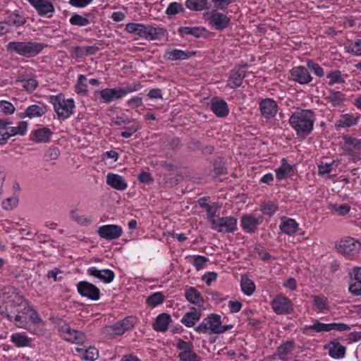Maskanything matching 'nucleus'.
<instances>
[{
    "mask_svg": "<svg viewBox=\"0 0 361 361\" xmlns=\"http://www.w3.org/2000/svg\"><path fill=\"white\" fill-rule=\"evenodd\" d=\"M208 262L209 259L203 255H195L192 264L197 271H200L205 267Z\"/></svg>",
    "mask_w": 361,
    "mask_h": 361,
    "instance_id": "864d4df0",
    "label": "nucleus"
},
{
    "mask_svg": "<svg viewBox=\"0 0 361 361\" xmlns=\"http://www.w3.org/2000/svg\"><path fill=\"white\" fill-rule=\"evenodd\" d=\"M185 5L187 8L193 11H202L209 8L207 0H187Z\"/></svg>",
    "mask_w": 361,
    "mask_h": 361,
    "instance_id": "473e14b6",
    "label": "nucleus"
},
{
    "mask_svg": "<svg viewBox=\"0 0 361 361\" xmlns=\"http://www.w3.org/2000/svg\"><path fill=\"white\" fill-rule=\"evenodd\" d=\"M44 47L42 43L33 42H11L7 44L6 50L30 58L38 54Z\"/></svg>",
    "mask_w": 361,
    "mask_h": 361,
    "instance_id": "f03ea898",
    "label": "nucleus"
},
{
    "mask_svg": "<svg viewBox=\"0 0 361 361\" xmlns=\"http://www.w3.org/2000/svg\"><path fill=\"white\" fill-rule=\"evenodd\" d=\"M191 311L186 312L181 319L180 322L186 327H192L195 326L202 316L200 310H197L196 307H192L190 308Z\"/></svg>",
    "mask_w": 361,
    "mask_h": 361,
    "instance_id": "5701e85b",
    "label": "nucleus"
},
{
    "mask_svg": "<svg viewBox=\"0 0 361 361\" xmlns=\"http://www.w3.org/2000/svg\"><path fill=\"white\" fill-rule=\"evenodd\" d=\"M97 232L101 238L106 240H114L122 235L123 228L118 225L108 224L99 227Z\"/></svg>",
    "mask_w": 361,
    "mask_h": 361,
    "instance_id": "f8f14e48",
    "label": "nucleus"
},
{
    "mask_svg": "<svg viewBox=\"0 0 361 361\" xmlns=\"http://www.w3.org/2000/svg\"><path fill=\"white\" fill-rule=\"evenodd\" d=\"M27 123L25 121H20L16 127L8 126L9 137L15 136L17 135H24L27 132Z\"/></svg>",
    "mask_w": 361,
    "mask_h": 361,
    "instance_id": "37998d69",
    "label": "nucleus"
},
{
    "mask_svg": "<svg viewBox=\"0 0 361 361\" xmlns=\"http://www.w3.org/2000/svg\"><path fill=\"white\" fill-rule=\"evenodd\" d=\"M313 305L316 310L319 312H324V311L329 310L328 298L321 294L313 295Z\"/></svg>",
    "mask_w": 361,
    "mask_h": 361,
    "instance_id": "7c9ffc66",
    "label": "nucleus"
},
{
    "mask_svg": "<svg viewBox=\"0 0 361 361\" xmlns=\"http://www.w3.org/2000/svg\"><path fill=\"white\" fill-rule=\"evenodd\" d=\"M45 114V108L43 106H38L36 104L29 106L23 116L22 118L27 116L29 118L39 117Z\"/></svg>",
    "mask_w": 361,
    "mask_h": 361,
    "instance_id": "f704fd0d",
    "label": "nucleus"
},
{
    "mask_svg": "<svg viewBox=\"0 0 361 361\" xmlns=\"http://www.w3.org/2000/svg\"><path fill=\"white\" fill-rule=\"evenodd\" d=\"M15 317H13V322L19 328H23L28 329L31 332L34 334H37L36 329L32 331L30 328H27V322L26 321V318H24L23 316L20 315L19 313H13Z\"/></svg>",
    "mask_w": 361,
    "mask_h": 361,
    "instance_id": "09e8293b",
    "label": "nucleus"
},
{
    "mask_svg": "<svg viewBox=\"0 0 361 361\" xmlns=\"http://www.w3.org/2000/svg\"><path fill=\"white\" fill-rule=\"evenodd\" d=\"M350 278L348 291L353 296H361V267H354L349 271Z\"/></svg>",
    "mask_w": 361,
    "mask_h": 361,
    "instance_id": "ddd939ff",
    "label": "nucleus"
},
{
    "mask_svg": "<svg viewBox=\"0 0 361 361\" xmlns=\"http://www.w3.org/2000/svg\"><path fill=\"white\" fill-rule=\"evenodd\" d=\"M271 306L276 314H288L293 312L291 300L282 295H276L271 302Z\"/></svg>",
    "mask_w": 361,
    "mask_h": 361,
    "instance_id": "9d476101",
    "label": "nucleus"
},
{
    "mask_svg": "<svg viewBox=\"0 0 361 361\" xmlns=\"http://www.w3.org/2000/svg\"><path fill=\"white\" fill-rule=\"evenodd\" d=\"M277 210V204L271 201L264 202L260 204V211L264 215L272 216Z\"/></svg>",
    "mask_w": 361,
    "mask_h": 361,
    "instance_id": "a18cd8bd",
    "label": "nucleus"
},
{
    "mask_svg": "<svg viewBox=\"0 0 361 361\" xmlns=\"http://www.w3.org/2000/svg\"><path fill=\"white\" fill-rule=\"evenodd\" d=\"M210 109L218 117H225L228 114V107L226 102L221 99H213Z\"/></svg>",
    "mask_w": 361,
    "mask_h": 361,
    "instance_id": "393cba45",
    "label": "nucleus"
},
{
    "mask_svg": "<svg viewBox=\"0 0 361 361\" xmlns=\"http://www.w3.org/2000/svg\"><path fill=\"white\" fill-rule=\"evenodd\" d=\"M57 320L59 322L58 331L64 340L75 344H82L86 341V336L82 331L71 329L61 319L57 318Z\"/></svg>",
    "mask_w": 361,
    "mask_h": 361,
    "instance_id": "20e7f679",
    "label": "nucleus"
},
{
    "mask_svg": "<svg viewBox=\"0 0 361 361\" xmlns=\"http://www.w3.org/2000/svg\"><path fill=\"white\" fill-rule=\"evenodd\" d=\"M314 123V113L311 110H298L289 118L290 126L295 130L297 135L301 137H305L310 134Z\"/></svg>",
    "mask_w": 361,
    "mask_h": 361,
    "instance_id": "f257e3e1",
    "label": "nucleus"
},
{
    "mask_svg": "<svg viewBox=\"0 0 361 361\" xmlns=\"http://www.w3.org/2000/svg\"><path fill=\"white\" fill-rule=\"evenodd\" d=\"M348 51L356 56H361V39H357L348 47Z\"/></svg>",
    "mask_w": 361,
    "mask_h": 361,
    "instance_id": "052dcab7",
    "label": "nucleus"
},
{
    "mask_svg": "<svg viewBox=\"0 0 361 361\" xmlns=\"http://www.w3.org/2000/svg\"><path fill=\"white\" fill-rule=\"evenodd\" d=\"M221 317L219 314L212 313L204 318L202 322L195 328V331L199 334H217L220 324H221Z\"/></svg>",
    "mask_w": 361,
    "mask_h": 361,
    "instance_id": "39448f33",
    "label": "nucleus"
},
{
    "mask_svg": "<svg viewBox=\"0 0 361 361\" xmlns=\"http://www.w3.org/2000/svg\"><path fill=\"white\" fill-rule=\"evenodd\" d=\"M358 117L353 118L349 114L343 115L341 118L339 120V126L342 127H350L355 125L357 122Z\"/></svg>",
    "mask_w": 361,
    "mask_h": 361,
    "instance_id": "603ef678",
    "label": "nucleus"
},
{
    "mask_svg": "<svg viewBox=\"0 0 361 361\" xmlns=\"http://www.w3.org/2000/svg\"><path fill=\"white\" fill-rule=\"evenodd\" d=\"M52 132L48 128H41L33 131L31 140L37 143H46L50 140Z\"/></svg>",
    "mask_w": 361,
    "mask_h": 361,
    "instance_id": "bb28decb",
    "label": "nucleus"
},
{
    "mask_svg": "<svg viewBox=\"0 0 361 361\" xmlns=\"http://www.w3.org/2000/svg\"><path fill=\"white\" fill-rule=\"evenodd\" d=\"M13 313H19L22 314H27L32 310L33 307L30 306L28 300H25L23 296L19 295L13 291Z\"/></svg>",
    "mask_w": 361,
    "mask_h": 361,
    "instance_id": "dca6fc26",
    "label": "nucleus"
},
{
    "mask_svg": "<svg viewBox=\"0 0 361 361\" xmlns=\"http://www.w3.org/2000/svg\"><path fill=\"white\" fill-rule=\"evenodd\" d=\"M343 94L340 92H333L330 94L328 99L334 106H338L343 100Z\"/></svg>",
    "mask_w": 361,
    "mask_h": 361,
    "instance_id": "0e129e2a",
    "label": "nucleus"
},
{
    "mask_svg": "<svg viewBox=\"0 0 361 361\" xmlns=\"http://www.w3.org/2000/svg\"><path fill=\"white\" fill-rule=\"evenodd\" d=\"M126 30L130 33H135L147 39H155L157 38V31L155 27L145 26L142 24L128 23L126 25Z\"/></svg>",
    "mask_w": 361,
    "mask_h": 361,
    "instance_id": "9b49d317",
    "label": "nucleus"
},
{
    "mask_svg": "<svg viewBox=\"0 0 361 361\" xmlns=\"http://www.w3.org/2000/svg\"><path fill=\"white\" fill-rule=\"evenodd\" d=\"M176 347L180 350L178 354H183L185 353H188L189 351L194 349V345L190 341H185L181 338L178 339V342L176 345Z\"/></svg>",
    "mask_w": 361,
    "mask_h": 361,
    "instance_id": "de8ad7c7",
    "label": "nucleus"
},
{
    "mask_svg": "<svg viewBox=\"0 0 361 361\" xmlns=\"http://www.w3.org/2000/svg\"><path fill=\"white\" fill-rule=\"evenodd\" d=\"M209 22L216 30H222L228 26L230 18L222 13L213 11Z\"/></svg>",
    "mask_w": 361,
    "mask_h": 361,
    "instance_id": "f3484780",
    "label": "nucleus"
},
{
    "mask_svg": "<svg viewBox=\"0 0 361 361\" xmlns=\"http://www.w3.org/2000/svg\"><path fill=\"white\" fill-rule=\"evenodd\" d=\"M0 108L5 114H12L16 109L12 103L5 100L0 102Z\"/></svg>",
    "mask_w": 361,
    "mask_h": 361,
    "instance_id": "e2e57ef3",
    "label": "nucleus"
},
{
    "mask_svg": "<svg viewBox=\"0 0 361 361\" xmlns=\"http://www.w3.org/2000/svg\"><path fill=\"white\" fill-rule=\"evenodd\" d=\"M122 331L126 333L127 331L132 329L135 326V317H126L123 320L118 321Z\"/></svg>",
    "mask_w": 361,
    "mask_h": 361,
    "instance_id": "3c124183",
    "label": "nucleus"
},
{
    "mask_svg": "<svg viewBox=\"0 0 361 361\" xmlns=\"http://www.w3.org/2000/svg\"><path fill=\"white\" fill-rule=\"evenodd\" d=\"M77 290L82 297L92 301H97L101 297L99 288L92 283L86 281L78 283Z\"/></svg>",
    "mask_w": 361,
    "mask_h": 361,
    "instance_id": "6e6552de",
    "label": "nucleus"
},
{
    "mask_svg": "<svg viewBox=\"0 0 361 361\" xmlns=\"http://www.w3.org/2000/svg\"><path fill=\"white\" fill-rule=\"evenodd\" d=\"M86 80V77L84 75H79L78 82L75 86L77 93L85 94L87 92V85L85 83Z\"/></svg>",
    "mask_w": 361,
    "mask_h": 361,
    "instance_id": "bf43d9fd",
    "label": "nucleus"
},
{
    "mask_svg": "<svg viewBox=\"0 0 361 361\" xmlns=\"http://www.w3.org/2000/svg\"><path fill=\"white\" fill-rule=\"evenodd\" d=\"M141 87V85L140 83H133L130 85H127L123 87H121V91L122 92L123 97H125L127 94L137 91Z\"/></svg>",
    "mask_w": 361,
    "mask_h": 361,
    "instance_id": "338daca9",
    "label": "nucleus"
},
{
    "mask_svg": "<svg viewBox=\"0 0 361 361\" xmlns=\"http://www.w3.org/2000/svg\"><path fill=\"white\" fill-rule=\"evenodd\" d=\"M165 296L161 292H156L148 296L146 299V303L148 306L155 307L163 303Z\"/></svg>",
    "mask_w": 361,
    "mask_h": 361,
    "instance_id": "a19ab883",
    "label": "nucleus"
},
{
    "mask_svg": "<svg viewBox=\"0 0 361 361\" xmlns=\"http://www.w3.org/2000/svg\"><path fill=\"white\" fill-rule=\"evenodd\" d=\"M50 102L54 105V110L59 119L65 120L71 116L75 107L72 99H65L61 94L50 97Z\"/></svg>",
    "mask_w": 361,
    "mask_h": 361,
    "instance_id": "7ed1b4c3",
    "label": "nucleus"
},
{
    "mask_svg": "<svg viewBox=\"0 0 361 361\" xmlns=\"http://www.w3.org/2000/svg\"><path fill=\"white\" fill-rule=\"evenodd\" d=\"M37 11L39 16L52 14L54 6L49 0H27Z\"/></svg>",
    "mask_w": 361,
    "mask_h": 361,
    "instance_id": "6ab92c4d",
    "label": "nucleus"
},
{
    "mask_svg": "<svg viewBox=\"0 0 361 361\" xmlns=\"http://www.w3.org/2000/svg\"><path fill=\"white\" fill-rule=\"evenodd\" d=\"M11 341L18 348L29 345L30 338L20 333H15L11 336Z\"/></svg>",
    "mask_w": 361,
    "mask_h": 361,
    "instance_id": "c9c22d12",
    "label": "nucleus"
},
{
    "mask_svg": "<svg viewBox=\"0 0 361 361\" xmlns=\"http://www.w3.org/2000/svg\"><path fill=\"white\" fill-rule=\"evenodd\" d=\"M71 217L74 221L81 225H86L90 223V220L87 219L84 216L80 215V214L76 211L71 212Z\"/></svg>",
    "mask_w": 361,
    "mask_h": 361,
    "instance_id": "69168bd1",
    "label": "nucleus"
},
{
    "mask_svg": "<svg viewBox=\"0 0 361 361\" xmlns=\"http://www.w3.org/2000/svg\"><path fill=\"white\" fill-rule=\"evenodd\" d=\"M262 115L266 118H273L278 111L276 102L271 99H262L259 103Z\"/></svg>",
    "mask_w": 361,
    "mask_h": 361,
    "instance_id": "a211bd4d",
    "label": "nucleus"
},
{
    "mask_svg": "<svg viewBox=\"0 0 361 361\" xmlns=\"http://www.w3.org/2000/svg\"><path fill=\"white\" fill-rule=\"evenodd\" d=\"M76 350L78 352H83L82 358L86 360L94 361L99 357V351L94 347L90 346L85 350L82 348H77Z\"/></svg>",
    "mask_w": 361,
    "mask_h": 361,
    "instance_id": "79ce46f5",
    "label": "nucleus"
},
{
    "mask_svg": "<svg viewBox=\"0 0 361 361\" xmlns=\"http://www.w3.org/2000/svg\"><path fill=\"white\" fill-rule=\"evenodd\" d=\"M328 208L339 216H345L350 210V207L347 204H338L334 203H329Z\"/></svg>",
    "mask_w": 361,
    "mask_h": 361,
    "instance_id": "49530a36",
    "label": "nucleus"
},
{
    "mask_svg": "<svg viewBox=\"0 0 361 361\" xmlns=\"http://www.w3.org/2000/svg\"><path fill=\"white\" fill-rule=\"evenodd\" d=\"M172 322L171 317L168 313L159 314L152 324L153 329L157 332H166L170 323Z\"/></svg>",
    "mask_w": 361,
    "mask_h": 361,
    "instance_id": "412c9836",
    "label": "nucleus"
},
{
    "mask_svg": "<svg viewBox=\"0 0 361 361\" xmlns=\"http://www.w3.org/2000/svg\"><path fill=\"white\" fill-rule=\"evenodd\" d=\"M185 11L183 5L180 3H171L166 8V13L169 16H173Z\"/></svg>",
    "mask_w": 361,
    "mask_h": 361,
    "instance_id": "6e6d98bb",
    "label": "nucleus"
},
{
    "mask_svg": "<svg viewBox=\"0 0 361 361\" xmlns=\"http://www.w3.org/2000/svg\"><path fill=\"white\" fill-rule=\"evenodd\" d=\"M263 222V217H255L252 214H244L240 218V226L244 231L247 233H254L257 230V226Z\"/></svg>",
    "mask_w": 361,
    "mask_h": 361,
    "instance_id": "2eb2a0df",
    "label": "nucleus"
},
{
    "mask_svg": "<svg viewBox=\"0 0 361 361\" xmlns=\"http://www.w3.org/2000/svg\"><path fill=\"white\" fill-rule=\"evenodd\" d=\"M240 286L242 292L246 295H251L255 290V283L246 275H242Z\"/></svg>",
    "mask_w": 361,
    "mask_h": 361,
    "instance_id": "72a5a7b5",
    "label": "nucleus"
},
{
    "mask_svg": "<svg viewBox=\"0 0 361 361\" xmlns=\"http://www.w3.org/2000/svg\"><path fill=\"white\" fill-rule=\"evenodd\" d=\"M185 297L191 304L198 307H202L204 305V299L201 293L194 287H190L185 290Z\"/></svg>",
    "mask_w": 361,
    "mask_h": 361,
    "instance_id": "a878e982",
    "label": "nucleus"
},
{
    "mask_svg": "<svg viewBox=\"0 0 361 361\" xmlns=\"http://www.w3.org/2000/svg\"><path fill=\"white\" fill-rule=\"evenodd\" d=\"M329 355L334 359L343 358L346 353V348L337 341H331L329 343Z\"/></svg>",
    "mask_w": 361,
    "mask_h": 361,
    "instance_id": "cd10ccee",
    "label": "nucleus"
},
{
    "mask_svg": "<svg viewBox=\"0 0 361 361\" xmlns=\"http://www.w3.org/2000/svg\"><path fill=\"white\" fill-rule=\"evenodd\" d=\"M169 59L171 61L176 60H185L187 59L194 55H195V51H184L179 49H174L168 53Z\"/></svg>",
    "mask_w": 361,
    "mask_h": 361,
    "instance_id": "e433bc0d",
    "label": "nucleus"
},
{
    "mask_svg": "<svg viewBox=\"0 0 361 361\" xmlns=\"http://www.w3.org/2000/svg\"><path fill=\"white\" fill-rule=\"evenodd\" d=\"M237 222V219L234 216L219 217L216 221H214L212 228L219 233H234L238 229Z\"/></svg>",
    "mask_w": 361,
    "mask_h": 361,
    "instance_id": "0eeeda50",
    "label": "nucleus"
},
{
    "mask_svg": "<svg viewBox=\"0 0 361 361\" xmlns=\"http://www.w3.org/2000/svg\"><path fill=\"white\" fill-rule=\"evenodd\" d=\"M350 329L349 325L344 323H330L324 324L315 320L312 325L305 326L302 329L303 334H307L308 331H314L319 333L322 331H330L335 330L337 331H345Z\"/></svg>",
    "mask_w": 361,
    "mask_h": 361,
    "instance_id": "423d86ee",
    "label": "nucleus"
},
{
    "mask_svg": "<svg viewBox=\"0 0 361 361\" xmlns=\"http://www.w3.org/2000/svg\"><path fill=\"white\" fill-rule=\"evenodd\" d=\"M70 23L73 25L85 26L90 23V21L79 14H74L70 18Z\"/></svg>",
    "mask_w": 361,
    "mask_h": 361,
    "instance_id": "13d9d810",
    "label": "nucleus"
},
{
    "mask_svg": "<svg viewBox=\"0 0 361 361\" xmlns=\"http://www.w3.org/2000/svg\"><path fill=\"white\" fill-rule=\"evenodd\" d=\"M121 87L106 88L100 91V96L105 103H110L114 99H119L123 97Z\"/></svg>",
    "mask_w": 361,
    "mask_h": 361,
    "instance_id": "c85d7f7f",
    "label": "nucleus"
},
{
    "mask_svg": "<svg viewBox=\"0 0 361 361\" xmlns=\"http://www.w3.org/2000/svg\"><path fill=\"white\" fill-rule=\"evenodd\" d=\"M295 348V343L294 340L283 341L280 345L277 347L276 353L274 357L277 355L279 359L281 361H288L289 357L288 355L292 353Z\"/></svg>",
    "mask_w": 361,
    "mask_h": 361,
    "instance_id": "aec40b11",
    "label": "nucleus"
},
{
    "mask_svg": "<svg viewBox=\"0 0 361 361\" xmlns=\"http://www.w3.org/2000/svg\"><path fill=\"white\" fill-rule=\"evenodd\" d=\"M6 19L12 28L13 26H16V27H20L26 23V18L16 12H13Z\"/></svg>",
    "mask_w": 361,
    "mask_h": 361,
    "instance_id": "4c0bfd02",
    "label": "nucleus"
},
{
    "mask_svg": "<svg viewBox=\"0 0 361 361\" xmlns=\"http://www.w3.org/2000/svg\"><path fill=\"white\" fill-rule=\"evenodd\" d=\"M180 361H201V357L193 350L183 354H178Z\"/></svg>",
    "mask_w": 361,
    "mask_h": 361,
    "instance_id": "4d7b16f0",
    "label": "nucleus"
},
{
    "mask_svg": "<svg viewBox=\"0 0 361 361\" xmlns=\"http://www.w3.org/2000/svg\"><path fill=\"white\" fill-rule=\"evenodd\" d=\"M282 161V165L276 169V178L279 180L288 178L293 173V167L286 162V159H283Z\"/></svg>",
    "mask_w": 361,
    "mask_h": 361,
    "instance_id": "c756f323",
    "label": "nucleus"
},
{
    "mask_svg": "<svg viewBox=\"0 0 361 361\" xmlns=\"http://www.w3.org/2000/svg\"><path fill=\"white\" fill-rule=\"evenodd\" d=\"M103 333L111 338L116 336H121L125 334L124 331H122V328L121 327L118 322L113 325L104 326L103 329Z\"/></svg>",
    "mask_w": 361,
    "mask_h": 361,
    "instance_id": "58836bf2",
    "label": "nucleus"
},
{
    "mask_svg": "<svg viewBox=\"0 0 361 361\" xmlns=\"http://www.w3.org/2000/svg\"><path fill=\"white\" fill-rule=\"evenodd\" d=\"M338 252L346 256H354L360 250L361 244L355 238L348 237L336 245Z\"/></svg>",
    "mask_w": 361,
    "mask_h": 361,
    "instance_id": "1a4fd4ad",
    "label": "nucleus"
},
{
    "mask_svg": "<svg viewBox=\"0 0 361 361\" xmlns=\"http://www.w3.org/2000/svg\"><path fill=\"white\" fill-rule=\"evenodd\" d=\"M11 122L6 119H0V145H4L10 138L8 135V126Z\"/></svg>",
    "mask_w": 361,
    "mask_h": 361,
    "instance_id": "ea45409f",
    "label": "nucleus"
},
{
    "mask_svg": "<svg viewBox=\"0 0 361 361\" xmlns=\"http://www.w3.org/2000/svg\"><path fill=\"white\" fill-rule=\"evenodd\" d=\"M291 77L293 80L300 84H307L312 80L308 70L303 66L293 68L291 70Z\"/></svg>",
    "mask_w": 361,
    "mask_h": 361,
    "instance_id": "4be33fe9",
    "label": "nucleus"
},
{
    "mask_svg": "<svg viewBox=\"0 0 361 361\" xmlns=\"http://www.w3.org/2000/svg\"><path fill=\"white\" fill-rule=\"evenodd\" d=\"M87 274L89 276L95 278L104 283H111L115 278L114 272L109 269H99L96 267H91L87 269Z\"/></svg>",
    "mask_w": 361,
    "mask_h": 361,
    "instance_id": "4468645a",
    "label": "nucleus"
},
{
    "mask_svg": "<svg viewBox=\"0 0 361 361\" xmlns=\"http://www.w3.org/2000/svg\"><path fill=\"white\" fill-rule=\"evenodd\" d=\"M344 140L348 149L351 150L353 148L361 149V140L350 136H345Z\"/></svg>",
    "mask_w": 361,
    "mask_h": 361,
    "instance_id": "5fc2aeb1",
    "label": "nucleus"
},
{
    "mask_svg": "<svg viewBox=\"0 0 361 361\" xmlns=\"http://www.w3.org/2000/svg\"><path fill=\"white\" fill-rule=\"evenodd\" d=\"M17 81L23 82V87L27 92H32L37 87L38 82L35 78L21 79L18 78Z\"/></svg>",
    "mask_w": 361,
    "mask_h": 361,
    "instance_id": "8fccbe9b",
    "label": "nucleus"
},
{
    "mask_svg": "<svg viewBox=\"0 0 361 361\" xmlns=\"http://www.w3.org/2000/svg\"><path fill=\"white\" fill-rule=\"evenodd\" d=\"M245 73L242 70L232 71L228 80V85L231 88H236L242 84Z\"/></svg>",
    "mask_w": 361,
    "mask_h": 361,
    "instance_id": "2f4dec72",
    "label": "nucleus"
},
{
    "mask_svg": "<svg viewBox=\"0 0 361 361\" xmlns=\"http://www.w3.org/2000/svg\"><path fill=\"white\" fill-rule=\"evenodd\" d=\"M279 227L281 232L288 235H293L299 230L298 224L296 221L286 216L281 219V223Z\"/></svg>",
    "mask_w": 361,
    "mask_h": 361,
    "instance_id": "b1692460",
    "label": "nucleus"
},
{
    "mask_svg": "<svg viewBox=\"0 0 361 361\" xmlns=\"http://www.w3.org/2000/svg\"><path fill=\"white\" fill-rule=\"evenodd\" d=\"M204 31V29L200 27H180L178 28V32L180 35H191L195 37H200L202 35Z\"/></svg>",
    "mask_w": 361,
    "mask_h": 361,
    "instance_id": "c03bdc74",
    "label": "nucleus"
},
{
    "mask_svg": "<svg viewBox=\"0 0 361 361\" xmlns=\"http://www.w3.org/2000/svg\"><path fill=\"white\" fill-rule=\"evenodd\" d=\"M307 67L311 71H312L314 74L319 77H322L324 75L323 69L321 66H319L317 63L310 61L307 62Z\"/></svg>",
    "mask_w": 361,
    "mask_h": 361,
    "instance_id": "774afa93",
    "label": "nucleus"
},
{
    "mask_svg": "<svg viewBox=\"0 0 361 361\" xmlns=\"http://www.w3.org/2000/svg\"><path fill=\"white\" fill-rule=\"evenodd\" d=\"M18 202V195H13L12 197L7 198L6 200L3 202V207L7 210L12 209L17 206Z\"/></svg>",
    "mask_w": 361,
    "mask_h": 361,
    "instance_id": "680f3d73",
    "label": "nucleus"
}]
</instances>
